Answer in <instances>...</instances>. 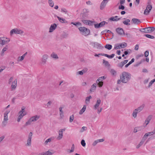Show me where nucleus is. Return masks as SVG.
<instances>
[{
	"label": "nucleus",
	"mask_w": 155,
	"mask_h": 155,
	"mask_svg": "<svg viewBox=\"0 0 155 155\" xmlns=\"http://www.w3.org/2000/svg\"><path fill=\"white\" fill-rule=\"evenodd\" d=\"M82 21L84 24L88 25V20H82Z\"/></svg>",
	"instance_id": "774afa93"
},
{
	"label": "nucleus",
	"mask_w": 155,
	"mask_h": 155,
	"mask_svg": "<svg viewBox=\"0 0 155 155\" xmlns=\"http://www.w3.org/2000/svg\"><path fill=\"white\" fill-rule=\"evenodd\" d=\"M31 140L28 139L27 140V143L26 145L28 146H30L31 145Z\"/></svg>",
	"instance_id": "09e8293b"
},
{
	"label": "nucleus",
	"mask_w": 155,
	"mask_h": 155,
	"mask_svg": "<svg viewBox=\"0 0 155 155\" xmlns=\"http://www.w3.org/2000/svg\"><path fill=\"white\" fill-rule=\"evenodd\" d=\"M98 141L97 140H95L93 143L92 145L93 146H95L98 143Z\"/></svg>",
	"instance_id": "e2e57ef3"
},
{
	"label": "nucleus",
	"mask_w": 155,
	"mask_h": 155,
	"mask_svg": "<svg viewBox=\"0 0 155 155\" xmlns=\"http://www.w3.org/2000/svg\"><path fill=\"white\" fill-rule=\"evenodd\" d=\"M107 23L105 21H103L99 23L94 24V27L96 28H98L104 26Z\"/></svg>",
	"instance_id": "6e6552de"
},
{
	"label": "nucleus",
	"mask_w": 155,
	"mask_h": 155,
	"mask_svg": "<svg viewBox=\"0 0 155 155\" xmlns=\"http://www.w3.org/2000/svg\"><path fill=\"white\" fill-rule=\"evenodd\" d=\"M81 144L83 147H85L86 145V143L84 140H82L81 142Z\"/></svg>",
	"instance_id": "052dcab7"
},
{
	"label": "nucleus",
	"mask_w": 155,
	"mask_h": 155,
	"mask_svg": "<svg viewBox=\"0 0 155 155\" xmlns=\"http://www.w3.org/2000/svg\"><path fill=\"white\" fill-rule=\"evenodd\" d=\"M116 31L119 35H125V33H124V31L121 28H116Z\"/></svg>",
	"instance_id": "9b49d317"
},
{
	"label": "nucleus",
	"mask_w": 155,
	"mask_h": 155,
	"mask_svg": "<svg viewBox=\"0 0 155 155\" xmlns=\"http://www.w3.org/2000/svg\"><path fill=\"white\" fill-rule=\"evenodd\" d=\"M32 133L31 132H30L29 133L28 135V139H30L31 140L32 137Z\"/></svg>",
	"instance_id": "0e129e2a"
},
{
	"label": "nucleus",
	"mask_w": 155,
	"mask_h": 155,
	"mask_svg": "<svg viewBox=\"0 0 155 155\" xmlns=\"http://www.w3.org/2000/svg\"><path fill=\"white\" fill-rule=\"evenodd\" d=\"M95 22L94 21L88 20V25L90 26H92L94 25V23Z\"/></svg>",
	"instance_id": "c03bdc74"
},
{
	"label": "nucleus",
	"mask_w": 155,
	"mask_h": 155,
	"mask_svg": "<svg viewBox=\"0 0 155 155\" xmlns=\"http://www.w3.org/2000/svg\"><path fill=\"white\" fill-rule=\"evenodd\" d=\"M152 8V7L151 5H147L144 11V14L145 15H148Z\"/></svg>",
	"instance_id": "0eeeda50"
},
{
	"label": "nucleus",
	"mask_w": 155,
	"mask_h": 155,
	"mask_svg": "<svg viewBox=\"0 0 155 155\" xmlns=\"http://www.w3.org/2000/svg\"><path fill=\"white\" fill-rule=\"evenodd\" d=\"M54 153L53 152H52L49 150L46 152L40 153L38 155H52Z\"/></svg>",
	"instance_id": "f3484780"
},
{
	"label": "nucleus",
	"mask_w": 155,
	"mask_h": 155,
	"mask_svg": "<svg viewBox=\"0 0 155 155\" xmlns=\"http://www.w3.org/2000/svg\"><path fill=\"white\" fill-rule=\"evenodd\" d=\"M87 70V69L86 70V71H84V70H83L82 71H79L77 72V74H80L81 75H82L83 74V71L84 72V73H85V72Z\"/></svg>",
	"instance_id": "3c124183"
},
{
	"label": "nucleus",
	"mask_w": 155,
	"mask_h": 155,
	"mask_svg": "<svg viewBox=\"0 0 155 155\" xmlns=\"http://www.w3.org/2000/svg\"><path fill=\"white\" fill-rule=\"evenodd\" d=\"M9 111L7 110L5 111V112L4 113V120H6L8 121V114L9 113Z\"/></svg>",
	"instance_id": "4be33fe9"
},
{
	"label": "nucleus",
	"mask_w": 155,
	"mask_h": 155,
	"mask_svg": "<svg viewBox=\"0 0 155 155\" xmlns=\"http://www.w3.org/2000/svg\"><path fill=\"white\" fill-rule=\"evenodd\" d=\"M48 58V55L47 54L44 55L41 60V63L43 64H45L46 62V60Z\"/></svg>",
	"instance_id": "ddd939ff"
},
{
	"label": "nucleus",
	"mask_w": 155,
	"mask_h": 155,
	"mask_svg": "<svg viewBox=\"0 0 155 155\" xmlns=\"http://www.w3.org/2000/svg\"><path fill=\"white\" fill-rule=\"evenodd\" d=\"M147 133L148 134L149 136H151L153 135L154 134H155V127L153 131L148 132ZM154 137H155V136Z\"/></svg>",
	"instance_id": "79ce46f5"
},
{
	"label": "nucleus",
	"mask_w": 155,
	"mask_h": 155,
	"mask_svg": "<svg viewBox=\"0 0 155 155\" xmlns=\"http://www.w3.org/2000/svg\"><path fill=\"white\" fill-rule=\"evenodd\" d=\"M86 106L85 105H84L83 106V107L82 108V109L80 110L79 114L80 115L82 114L85 110L86 109Z\"/></svg>",
	"instance_id": "bb28decb"
},
{
	"label": "nucleus",
	"mask_w": 155,
	"mask_h": 155,
	"mask_svg": "<svg viewBox=\"0 0 155 155\" xmlns=\"http://www.w3.org/2000/svg\"><path fill=\"white\" fill-rule=\"evenodd\" d=\"M96 83L100 87H102L103 84V81H99L98 82H96Z\"/></svg>",
	"instance_id": "49530a36"
},
{
	"label": "nucleus",
	"mask_w": 155,
	"mask_h": 155,
	"mask_svg": "<svg viewBox=\"0 0 155 155\" xmlns=\"http://www.w3.org/2000/svg\"><path fill=\"white\" fill-rule=\"evenodd\" d=\"M120 44H117L114 47V48L116 49H120L121 48L120 47Z\"/></svg>",
	"instance_id": "bf43d9fd"
},
{
	"label": "nucleus",
	"mask_w": 155,
	"mask_h": 155,
	"mask_svg": "<svg viewBox=\"0 0 155 155\" xmlns=\"http://www.w3.org/2000/svg\"><path fill=\"white\" fill-rule=\"evenodd\" d=\"M97 86L96 84H94L91 86L90 89V91L91 92H93L95 90Z\"/></svg>",
	"instance_id": "393cba45"
},
{
	"label": "nucleus",
	"mask_w": 155,
	"mask_h": 155,
	"mask_svg": "<svg viewBox=\"0 0 155 155\" xmlns=\"http://www.w3.org/2000/svg\"><path fill=\"white\" fill-rule=\"evenodd\" d=\"M8 121L6 120H3V121L2 122V123L1 125V127L2 128L5 127L6 124H7Z\"/></svg>",
	"instance_id": "e433bc0d"
},
{
	"label": "nucleus",
	"mask_w": 155,
	"mask_h": 155,
	"mask_svg": "<svg viewBox=\"0 0 155 155\" xmlns=\"http://www.w3.org/2000/svg\"><path fill=\"white\" fill-rule=\"evenodd\" d=\"M40 117L39 115H36L31 117L29 120L26 122L25 124L26 125H30L32 122H35L38 120Z\"/></svg>",
	"instance_id": "39448f33"
},
{
	"label": "nucleus",
	"mask_w": 155,
	"mask_h": 155,
	"mask_svg": "<svg viewBox=\"0 0 155 155\" xmlns=\"http://www.w3.org/2000/svg\"><path fill=\"white\" fill-rule=\"evenodd\" d=\"M145 35L147 38H150L153 39L154 38V36H153L151 35H150L147 34V35Z\"/></svg>",
	"instance_id": "603ef678"
},
{
	"label": "nucleus",
	"mask_w": 155,
	"mask_h": 155,
	"mask_svg": "<svg viewBox=\"0 0 155 155\" xmlns=\"http://www.w3.org/2000/svg\"><path fill=\"white\" fill-rule=\"evenodd\" d=\"M124 5H121L118 7V8L119 9L124 10Z\"/></svg>",
	"instance_id": "338daca9"
},
{
	"label": "nucleus",
	"mask_w": 155,
	"mask_h": 155,
	"mask_svg": "<svg viewBox=\"0 0 155 155\" xmlns=\"http://www.w3.org/2000/svg\"><path fill=\"white\" fill-rule=\"evenodd\" d=\"M101 101L100 99H97V102H96L94 106V108L95 109H96L99 106L100 104L101 103Z\"/></svg>",
	"instance_id": "412c9836"
},
{
	"label": "nucleus",
	"mask_w": 155,
	"mask_h": 155,
	"mask_svg": "<svg viewBox=\"0 0 155 155\" xmlns=\"http://www.w3.org/2000/svg\"><path fill=\"white\" fill-rule=\"evenodd\" d=\"M92 44L94 47L96 48H97L102 49L104 48L100 44L97 42H93L92 43Z\"/></svg>",
	"instance_id": "4468645a"
},
{
	"label": "nucleus",
	"mask_w": 155,
	"mask_h": 155,
	"mask_svg": "<svg viewBox=\"0 0 155 155\" xmlns=\"http://www.w3.org/2000/svg\"><path fill=\"white\" fill-rule=\"evenodd\" d=\"M92 97L91 96H90L88 97H87L85 99V102L86 104H88L90 101V100L91 99Z\"/></svg>",
	"instance_id": "f704fd0d"
},
{
	"label": "nucleus",
	"mask_w": 155,
	"mask_h": 155,
	"mask_svg": "<svg viewBox=\"0 0 155 155\" xmlns=\"http://www.w3.org/2000/svg\"><path fill=\"white\" fill-rule=\"evenodd\" d=\"M102 54V56H105L110 59L113 58L115 55V54H113L110 55L105 54Z\"/></svg>",
	"instance_id": "5701e85b"
},
{
	"label": "nucleus",
	"mask_w": 155,
	"mask_h": 155,
	"mask_svg": "<svg viewBox=\"0 0 155 155\" xmlns=\"http://www.w3.org/2000/svg\"><path fill=\"white\" fill-rule=\"evenodd\" d=\"M131 22L134 24L138 25L141 23V21L139 19L133 18L131 20Z\"/></svg>",
	"instance_id": "6ab92c4d"
},
{
	"label": "nucleus",
	"mask_w": 155,
	"mask_h": 155,
	"mask_svg": "<svg viewBox=\"0 0 155 155\" xmlns=\"http://www.w3.org/2000/svg\"><path fill=\"white\" fill-rule=\"evenodd\" d=\"M149 136L148 134L147 133H146L143 136V137L142 138V140H143V141H145V140L147 138V137Z\"/></svg>",
	"instance_id": "37998d69"
},
{
	"label": "nucleus",
	"mask_w": 155,
	"mask_h": 155,
	"mask_svg": "<svg viewBox=\"0 0 155 155\" xmlns=\"http://www.w3.org/2000/svg\"><path fill=\"white\" fill-rule=\"evenodd\" d=\"M144 106L145 105L144 104H142L139 107L135 109V111H137L138 113L140 112L143 110L144 107Z\"/></svg>",
	"instance_id": "aec40b11"
},
{
	"label": "nucleus",
	"mask_w": 155,
	"mask_h": 155,
	"mask_svg": "<svg viewBox=\"0 0 155 155\" xmlns=\"http://www.w3.org/2000/svg\"><path fill=\"white\" fill-rule=\"evenodd\" d=\"M87 127H83L81 129L80 132H84V131L87 130Z\"/></svg>",
	"instance_id": "6e6d98bb"
},
{
	"label": "nucleus",
	"mask_w": 155,
	"mask_h": 155,
	"mask_svg": "<svg viewBox=\"0 0 155 155\" xmlns=\"http://www.w3.org/2000/svg\"><path fill=\"white\" fill-rule=\"evenodd\" d=\"M57 18L58 20L62 23H66L67 22V21L65 20V19L61 18L58 16H57Z\"/></svg>",
	"instance_id": "b1692460"
},
{
	"label": "nucleus",
	"mask_w": 155,
	"mask_h": 155,
	"mask_svg": "<svg viewBox=\"0 0 155 155\" xmlns=\"http://www.w3.org/2000/svg\"><path fill=\"white\" fill-rule=\"evenodd\" d=\"M25 107L23 106L21 107V110L19 112L17 120L18 122H19L23 117L26 114V113L25 112Z\"/></svg>",
	"instance_id": "7ed1b4c3"
},
{
	"label": "nucleus",
	"mask_w": 155,
	"mask_h": 155,
	"mask_svg": "<svg viewBox=\"0 0 155 155\" xmlns=\"http://www.w3.org/2000/svg\"><path fill=\"white\" fill-rule=\"evenodd\" d=\"M105 48L109 50H110L112 48V45L109 44H107L105 46Z\"/></svg>",
	"instance_id": "ea45409f"
},
{
	"label": "nucleus",
	"mask_w": 155,
	"mask_h": 155,
	"mask_svg": "<svg viewBox=\"0 0 155 155\" xmlns=\"http://www.w3.org/2000/svg\"><path fill=\"white\" fill-rule=\"evenodd\" d=\"M57 26V25L55 23L51 25L49 28V32H52L56 28Z\"/></svg>",
	"instance_id": "2eb2a0df"
},
{
	"label": "nucleus",
	"mask_w": 155,
	"mask_h": 155,
	"mask_svg": "<svg viewBox=\"0 0 155 155\" xmlns=\"http://www.w3.org/2000/svg\"><path fill=\"white\" fill-rule=\"evenodd\" d=\"M51 57L54 59H58V57L57 54H55L54 52H53L51 55Z\"/></svg>",
	"instance_id": "cd10ccee"
},
{
	"label": "nucleus",
	"mask_w": 155,
	"mask_h": 155,
	"mask_svg": "<svg viewBox=\"0 0 155 155\" xmlns=\"http://www.w3.org/2000/svg\"><path fill=\"white\" fill-rule=\"evenodd\" d=\"M130 22V20L129 19H127L123 21V23L124 25H130V24L129 23Z\"/></svg>",
	"instance_id": "c756f323"
},
{
	"label": "nucleus",
	"mask_w": 155,
	"mask_h": 155,
	"mask_svg": "<svg viewBox=\"0 0 155 155\" xmlns=\"http://www.w3.org/2000/svg\"><path fill=\"white\" fill-rule=\"evenodd\" d=\"M120 19V18H116L114 17H111L109 18V20L114 21H117Z\"/></svg>",
	"instance_id": "c9c22d12"
},
{
	"label": "nucleus",
	"mask_w": 155,
	"mask_h": 155,
	"mask_svg": "<svg viewBox=\"0 0 155 155\" xmlns=\"http://www.w3.org/2000/svg\"><path fill=\"white\" fill-rule=\"evenodd\" d=\"M59 135L57 137V139L58 140H61L63 136V134L62 133H58Z\"/></svg>",
	"instance_id": "72a5a7b5"
},
{
	"label": "nucleus",
	"mask_w": 155,
	"mask_h": 155,
	"mask_svg": "<svg viewBox=\"0 0 155 155\" xmlns=\"http://www.w3.org/2000/svg\"><path fill=\"white\" fill-rule=\"evenodd\" d=\"M144 128L143 126H141L139 127H135L134 129V132L135 133L137 132L142 130Z\"/></svg>",
	"instance_id": "dca6fc26"
},
{
	"label": "nucleus",
	"mask_w": 155,
	"mask_h": 155,
	"mask_svg": "<svg viewBox=\"0 0 155 155\" xmlns=\"http://www.w3.org/2000/svg\"><path fill=\"white\" fill-rule=\"evenodd\" d=\"M74 116L73 115H72L69 118V122H71L74 120Z\"/></svg>",
	"instance_id": "864d4df0"
},
{
	"label": "nucleus",
	"mask_w": 155,
	"mask_h": 155,
	"mask_svg": "<svg viewBox=\"0 0 155 155\" xmlns=\"http://www.w3.org/2000/svg\"><path fill=\"white\" fill-rule=\"evenodd\" d=\"M24 31L22 30L19 28H15L12 29L10 31V35L13 34H19L22 35Z\"/></svg>",
	"instance_id": "20e7f679"
},
{
	"label": "nucleus",
	"mask_w": 155,
	"mask_h": 155,
	"mask_svg": "<svg viewBox=\"0 0 155 155\" xmlns=\"http://www.w3.org/2000/svg\"><path fill=\"white\" fill-rule=\"evenodd\" d=\"M140 0H136L134 2V4L136 6H137L140 3Z\"/></svg>",
	"instance_id": "5fc2aeb1"
},
{
	"label": "nucleus",
	"mask_w": 155,
	"mask_h": 155,
	"mask_svg": "<svg viewBox=\"0 0 155 155\" xmlns=\"http://www.w3.org/2000/svg\"><path fill=\"white\" fill-rule=\"evenodd\" d=\"M27 54V52H26L25 53H24L22 56L21 57H19L18 58V60L19 61H21L24 59V58L25 57V56Z\"/></svg>",
	"instance_id": "a878e982"
},
{
	"label": "nucleus",
	"mask_w": 155,
	"mask_h": 155,
	"mask_svg": "<svg viewBox=\"0 0 155 155\" xmlns=\"http://www.w3.org/2000/svg\"><path fill=\"white\" fill-rule=\"evenodd\" d=\"M110 72L111 74L114 76H115L117 74L116 71L114 69H111L110 71Z\"/></svg>",
	"instance_id": "7c9ffc66"
},
{
	"label": "nucleus",
	"mask_w": 155,
	"mask_h": 155,
	"mask_svg": "<svg viewBox=\"0 0 155 155\" xmlns=\"http://www.w3.org/2000/svg\"><path fill=\"white\" fill-rule=\"evenodd\" d=\"M78 29L81 33L85 36L89 35L90 33V30L84 27H81Z\"/></svg>",
	"instance_id": "f03ea898"
},
{
	"label": "nucleus",
	"mask_w": 155,
	"mask_h": 155,
	"mask_svg": "<svg viewBox=\"0 0 155 155\" xmlns=\"http://www.w3.org/2000/svg\"><path fill=\"white\" fill-rule=\"evenodd\" d=\"M131 77V75L129 73L124 71L120 75V78L122 82L126 83L130 80Z\"/></svg>",
	"instance_id": "f257e3e1"
},
{
	"label": "nucleus",
	"mask_w": 155,
	"mask_h": 155,
	"mask_svg": "<svg viewBox=\"0 0 155 155\" xmlns=\"http://www.w3.org/2000/svg\"><path fill=\"white\" fill-rule=\"evenodd\" d=\"M52 140V138L51 137L50 138L46 140L44 144L45 145H46L47 144L48 142H50L51 141V140Z\"/></svg>",
	"instance_id": "a19ab883"
},
{
	"label": "nucleus",
	"mask_w": 155,
	"mask_h": 155,
	"mask_svg": "<svg viewBox=\"0 0 155 155\" xmlns=\"http://www.w3.org/2000/svg\"><path fill=\"white\" fill-rule=\"evenodd\" d=\"M103 63L106 66L109 65V64L108 61H105L104 60H103Z\"/></svg>",
	"instance_id": "680f3d73"
},
{
	"label": "nucleus",
	"mask_w": 155,
	"mask_h": 155,
	"mask_svg": "<svg viewBox=\"0 0 155 155\" xmlns=\"http://www.w3.org/2000/svg\"><path fill=\"white\" fill-rule=\"evenodd\" d=\"M48 3L50 6L53 7L54 5V2L52 0H48Z\"/></svg>",
	"instance_id": "4c0bfd02"
},
{
	"label": "nucleus",
	"mask_w": 155,
	"mask_h": 155,
	"mask_svg": "<svg viewBox=\"0 0 155 155\" xmlns=\"http://www.w3.org/2000/svg\"><path fill=\"white\" fill-rule=\"evenodd\" d=\"M109 0H103L101 2L100 5V9L103 10L105 7Z\"/></svg>",
	"instance_id": "9d476101"
},
{
	"label": "nucleus",
	"mask_w": 155,
	"mask_h": 155,
	"mask_svg": "<svg viewBox=\"0 0 155 155\" xmlns=\"http://www.w3.org/2000/svg\"><path fill=\"white\" fill-rule=\"evenodd\" d=\"M8 48L7 46H6L5 47H4L2 50V53H1V55H3V54L4 52L5 51H6L7 50V49Z\"/></svg>",
	"instance_id": "8fccbe9b"
},
{
	"label": "nucleus",
	"mask_w": 155,
	"mask_h": 155,
	"mask_svg": "<svg viewBox=\"0 0 155 155\" xmlns=\"http://www.w3.org/2000/svg\"><path fill=\"white\" fill-rule=\"evenodd\" d=\"M17 86V81L16 79L15 80L13 81L11 84V88L10 89V91L15 90Z\"/></svg>",
	"instance_id": "1a4fd4ad"
},
{
	"label": "nucleus",
	"mask_w": 155,
	"mask_h": 155,
	"mask_svg": "<svg viewBox=\"0 0 155 155\" xmlns=\"http://www.w3.org/2000/svg\"><path fill=\"white\" fill-rule=\"evenodd\" d=\"M149 52L148 51H146L144 52V55L145 57H147L149 55Z\"/></svg>",
	"instance_id": "69168bd1"
},
{
	"label": "nucleus",
	"mask_w": 155,
	"mask_h": 155,
	"mask_svg": "<svg viewBox=\"0 0 155 155\" xmlns=\"http://www.w3.org/2000/svg\"><path fill=\"white\" fill-rule=\"evenodd\" d=\"M10 41V39L5 37L0 38V46H2Z\"/></svg>",
	"instance_id": "423d86ee"
},
{
	"label": "nucleus",
	"mask_w": 155,
	"mask_h": 155,
	"mask_svg": "<svg viewBox=\"0 0 155 155\" xmlns=\"http://www.w3.org/2000/svg\"><path fill=\"white\" fill-rule=\"evenodd\" d=\"M61 12L64 13L65 14H68V11L66 9L64 8H62L61 9Z\"/></svg>",
	"instance_id": "58836bf2"
},
{
	"label": "nucleus",
	"mask_w": 155,
	"mask_h": 155,
	"mask_svg": "<svg viewBox=\"0 0 155 155\" xmlns=\"http://www.w3.org/2000/svg\"><path fill=\"white\" fill-rule=\"evenodd\" d=\"M64 107V106L63 105H62L59 108L60 113H63V111L62 110V109Z\"/></svg>",
	"instance_id": "13d9d810"
},
{
	"label": "nucleus",
	"mask_w": 155,
	"mask_h": 155,
	"mask_svg": "<svg viewBox=\"0 0 155 155\" xmlns=\"http://www.w3.org/2000/svg\"><path fill=\"white\" fill-rule=\"evenodd\" d=\"M138 113V112L137 111H135V109L134 110L133 114H132V116H133L135 118L137 117V114Z\"/></svg>",
	"instance_id": "a18cd8bd"
},
{
	"label": "nucleus",
	"mask_w": 155,
	"mask_h": 155,
	"mask_svg": "<svg viewBox=\"0 0 155 155\" xmlns=\"http://www.w3.org/2000/svg\"><path fill=\"white\" fill-rule=\"evenodd\" d=\"M124 65V64H123V62L121 61V62H120L118 64V66L119 67L122 68Z\"/></svg>",
	"instance_id": "4d7b16f0"
},
{
	"label": "nucleus",
	"mask_w": 155,
	"mask_h": 155,
	"mask_svg": "<svg viewBox=\"0 0 155 155\" xmlns=\"http://www.w3.org/2000/svg\"><path fill=\"white\" fill-rule=\"evenodd\" d=\"M106 78L104 76H101L96 81V82H97L99 81H102L104 80Z\"/></svg>",
	"instance_id": "c85d7f7f"
},
{
	"label": "nucleus",
	"mask_w": 155,
	"mask_h": 155,
	"mask_svg": "<svg viewBox=\"0 0 155 155\" xmlns=\"http://www.w3.org/2000/svg\"><path fill=\"white\" fill-rule=\"evenodd\" d=\"M120 45L121 48H124L127 46V44L125 42L120 43Z\"/></svg>",
	"instance_id": "2f4dec72"
},
{
	"label": "nucleus",
	"mask_w": 155,
	"mask_h": 155,
	"mask_svg": "<svg viewBox=\"0 0 155 155\" xmlns=\"http://www.w3.org/2000/svg\"><path fill=\"white\" fill-rule=\"evenodd\" d=\"M144 141L142 140L136 146V148L137 149L139 148L140 146H141L144 143Z\"/></svg>",
	"instance_id": "473e14b6"
},
{
	"label": "nucleus",
	"mask_w": 155,
	"mask_h": 155,
	"mask_svg": "<svg viewBox=\"0 0 155 155\" xmlns=\"http://www.w3.org/2000/svg\"><path fill=\"white\" fill-rule=\"evenodd\" d=\"M74 144H73L72 145V147L71 148V149L70 150V151H69V153H72L74 151Z\"/></svg>",
	"instance_id": "de8ad7c7"
},
{
	"label": "nucleus",
	"mask_w": 155,
	"mask_h": 155,
	"mask_svg": "<svg viewBox=\"0 0 155 155\" xmlns=\"http://www.w3.org/2000/svg\"><path fill=\"white\" fill-rule=\"evenodd\" d=\"M153 117L152 115H149L146 119L144 124H145L146 125L145 126V127H146L147 124L149 123L150 121L151 120Z\"/></svg>",
	"instance_id": "f8f14e48"
},
{
	"label": "nucleus",
	"mask_w": 155,
	"mask_h": 155,
	"mask_svg": "<svg viewBox=\"0 0 155 155\" xmlns=\"http://www.w3.org/2000/svg\"><path fill=\"white\" fill-rule=\"evenodd\" d=\"M145 30V29H144ZM155 29L154 27H148L146 28L145 30H147L146 33H150L153 31Z\"/></svg>",
	"instance_id": "a211bd4d"
}]
</instances>
